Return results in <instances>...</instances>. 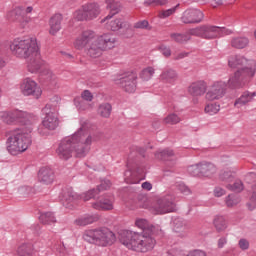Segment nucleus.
Returning <instances> with one entry per match:
<instances>
[{
	"mask_svg": "<svg viewBox=\"0 0 256 256\" xmlns=\"http://www.w3.org/2000/svg\"><path fill=\"white\" fill-rule=\"evenodd\" d=\"M83 7L89 21L97 19V17H99V14L101 13V9L97 5V3L85 4Z\"/></svg>",
	"mask_w": 256,
	"mask_h": 256,
	"instance_id": "obj_28",
	"label": "nucleus"
},
{
	"mask_svg": "<svg viewBox=\"0 0 256 256\" xmlns=\"http://www.w3.org/2000/svg\"><path fill=\"white\" fill-rule=\"evenodd\" d=\"M173 223H174V231L176 233H179L181 231H185V229H188L187 221L183 218H175Z\"/></svg>",
	"mask_w": 256,
	"mask_h": 256,
	"instance_id": "obj_40",
	"label": "nucleus"
},
{
	"mask_svg": "<svg viewBox=\"0 0 256 256\" xmlns=\"http://www.w3.org/2000/svg\"><path fill=\"white\" fill-rule=\"evenodd\" d=\"M152 235H155V233L141 234L131 230H124L120 233L119 241L127 249H132V251H137L138 253H147L152 251L157 243Z\"/></svg>",
	"mask_w": 256,
	"mask_h": 256,
	"instance_id": "obj_3",
	"label": "nucleus"
},
{
	"mask_svg": "<svg viewBox=\"0 0 256 256\" xmlns=\"http://www.w3.org/2000/svg\"><path fill=\"white\" fill-rule=\"evenodd\" d=\"M22 93L27 97L32 96L34 99H39L41 97V88L37 86V82L31 80V78H26L22 84Z\"/></svg>",
	"mask_w": 256,
	"mask_h": 256,
	"instance_id": "obj_16",
	"label": "nucleus"
},
{
	"mask_svg": "<svg viewBox=\"0 0 256 256\" xmlns=\"http://www.w3.org/2000/svg\"><path fill=\"white\" fill-rule=\"evenodd\" d=\"M97 202L92 204L93 209L98 211H111L113 210V203H115V197L111 194H105L99 197L97 195Z\"/></svg>",
	"mask_w": 256,
	"mask_h": 256,
	"instance_id": "obj_15",
	"label": "nucleus"
},
{
	"mask_svg": "<svg viewBox=\"0 0 256 256\" xmlns=\"http://www.w3.org/2000/svg\"><path fill=\"white\" fill-rule=\"evenodd\" d=\"M160 53L164 55V57H171V48L169 46H166L165 44H162L158 47Z\"/></svg>",
	"mask_w": 256,
	"mask_h": 256,
	"instance_id": "obj_52",
	"label": "nucleus"
},
{
	"mask_svg": "<svg viewBox=\"0 0 256 256\" xmlns=\"http://www.w3.org/2000/svg\"><path fill=\"white\" fill-rule=\"evenodd\" d=\"M93 141H97V137L93 134H89L85 128L81 127L72 136H68L61 140L56 149V154L62 161L71 159L74 152L76 157L81 159L91 151Z\"/></svg>",
	"mask_w": 256,
	"mask_h": 256,
	"instance_id": "obj_1",
	"label": "nucleus"
},
{
	"mask_svg": "<svg viewBox=\"0 0 256 256\" xmlns=\"http://www.w3.org/2000/svg\"><path fill=\"white\" fill-rule=\"evenodd\" d=\"M62 21H63V15H61V14H54L50 18V20H49L50 35H57V33H59V31H61Z\"/></svg>",
	"mask_w": 256,
	"mask_h": 256,
	"instance_id": "obj_26",
	"label": "nucleus"
},
{
	"mask_svg": "<svg viewBox=\"0 0 256 256\" xmlns=\"http://www.w3.org/2000/svg\"><path fill=\"white\" fill-rule=\"evenodd\" d=\"M178 191H180V193H183V195H191V189H189L187 187V185L180 183L178 184Z\"/></svg>",
	"mask_w": 256,
	"mask_h": 256,
	"instance_id": "obj_56",
	"label": "nucleus"
},
{
	"mask_svg": "<svg viewBox=\"0 0 256 256\" xmlns=\"http://www.w3.org/2000/svg\"><path fill=\"white\" fill-rule=\"evenodd\" d=\"M160 80L163 81V83L173 84L177 81V72L171 68L164 69L160 74Z\"/></svg>",
	"mask_w": 256,
	"mask_h": 256,
	"instance_id": "obj_31",
	"label": "nucleus"
},
{
	"mask_svg": "<svg viewBox=\"0 0 256 256\" xmlns=\"http://www.w3.org/2000/svg\"><path fill=\"white\" fill-rule=\"evenodd\" d=\"M153 75H155V69L153 67H147L140 72V79L142 81H149Z\"/></svg>",
	"mask_w": 256,
	"mask_h": 256,
	"instance_id": "obj_42",
	"label": "nucleus"
},
{
	"mask_svg": "<svg viewBox=\"0 0 256 256\" xmlns=\"http://www.w3.org/2000/svg\"><path fill=\"white\" fill-rule=\"evenodd\" d=\"M83 239L87 243H92V245H97L98 247H108V245H113L115 243L116 237L115 233L109 228L102 227L86 230L83 233Z\"/></svg>",
	"mask_w": 256,
	"mask_h": 256,
	"instance_id": "obj_6",
	"label": "nucleus"
},
{
	"mask_svg": "<svg viewBox=\"0 0 256 256\" xmlns=\"http://www.w3.org/2000/svg\"><path fill=\"white\" fill-rule=\"evenodd\" d=\"M118 85H120L126 93H135L137 89V72H126L119 80Z\"/></svg>",
	"mask_w": 256,
	"mask_h": 256,
	"instance_id": "obj_13",
	"label": "nucleus"
},
{
	"mask_svg": "<svg viewBox=\"0 0 256 256\" xmlns=\"http://www.w3.org/2000/svg\"><path fill=\"white\" fill-rule=\"evenodd\" d=\"M17 254L19 256H31L33 255V245L32 244H22L17 249Z\"/></svg>",
	"mask_w": 256,
	"mask_h": 256,
	"instance_id": "obj_38",
	"label": "nucleus"
},
{
	"mask_svg": "<svg viewBox=\"0 0 256 256\" xmlns=\"http://www.w3.org/2000/svg\"><path fill=\"white\" fill-rule=\"evenodd\" d=\"M239 203H241V197H239V195L230 194L226 197L227 207H235V205H239Z\"/></svg>",
	"mask_w": 256,
	"mask_h": 256,
	"instance_id": "obj_43",
	"label": "nucleus"
},
{
	"mask_svg": "<svg viewBox=\"0 0 256 256\" xmlns=\"http://www.w3.org/2000/svg\"><path fill=\"white\" fill-rule=\"evenodd\" d=\"M6 148L10 155H19L29 149L33 140L31 134L21 130H13L6 133Z\"/></svg>",
	"mask_w": 256,
	"mask_h": 256,
	"instance_id": "obj_5",
	"label": "nucleus"
},
{
	"mask_svg": "<svg viewBox=\"0 0 256 256\" xmlns=\"http://www.w3.org/2000/svg\"><path fill=\"white\" fill-rule=\"evenodd\" d=\"M181 21L185 25L201 23L203 21V12L199 9H187L183 12Z\"/></svg>",
	"mask_w": 256,
	"mask_h": 256,
	"instance_id": "obj_17",
	"label": "nucleus"
},
{
	"mask_svg": "<svg viewBox=\"0 0 256 256\" xmlns=\"http://www.w3.org/2000/svg\"><path fill=\"white\" fill-rule=\"evenodd\" d=\"M0 117L4 123L11 125L18 123L19 125H33L37 121V117L21 110L2 111Z\"/></svg>",
	"mask_w": 256,
	"mask_h": 256,
	"instance_id": "obj_10",
	"label": "nucleus"
},
{
	"mask_svg": "<svg viewBox=\"0 0 256 256\" xmlns=\"http://www.w3.org/2000/svg\"><path fill=\"white\" fill-rule=\"evenodd\" d=\"M173 211H175V196L171 194L158 198L151 207V212L154 215H165V213H173Z\"/></svg>",
	"mask_w": 256,
	"mask_h": 256,
	"instance_id": "obj_12",
	"label": "nucleus"
},
{
	"mask_svg": "<svg viewBox=\"0 0 256 256\" xmlns=\"http://www.w3.org/2000/svg\"><path fill=\"white\" fill-rule=\"evenodd\" d=\"M33 11V8L31 6H28L26 9H25V15H27V13H31Z\"/></svg>",
	"mask_w": 256,
	"mask_h": 256,
	"instance_id": "obj_64",
	"label": "nucleus"
},
{
	"mask_svg": "<svg viewBox=\"0 0 256 256\" xmlns=\"http://www.w3.org/2000/svg\"><path fill=\"white\" fill-rule=\"evenodd\" d=\"M111 188V180L104 179L101 180L100 185L97 188H93L82 195L83 201H90V199H96L97 195L101 193V191H107V189Z\"/></svg>",
	"mask_w": 256,
	"mask_h": 256,
	"instance_id": "obj_19",
	"label": "nucleus"
},
{
	"mask_svg": "<svg viewBox=\"0 0 256 256\" xmlns=\"http://www.w3.org/2000/svg\"><path fill=\"white\" fill-rule=\"evenodd\" d=\"M74 19H76V21H89L87 12H85V9L83 6H82V9H79L74 12Z\"/></svg>",
	"mask_w": 256,
	"mask_h": 256,
	"instance_id": "obj_47",
	"label": "nucleus"
},
{
	"mask_svg": "<svg viewBox=\"0 0 256 256\" xmlns=\"http://www.w3.org/2000/svg\"><path fill=\"white\" fill-rule=\"evenodd\" d=\"M221 106L217 103H209L206 105L204 111L208 113V115H215L219 113Z\"/></svg>",
	"mask_w": 256,
	"mask_h": 256,
	"instance_id": "obj_44",
	"label": "nucleus"
},
{
	"mask_svg": "<svg viewBox=\"0 0 256 256\" xmlns=\"http://www.w3.org/2000/svg\"><path fill=\"white\" fill-rule=\"evenodd\" d=\"M214 226L218 232L225 231L227 229V220L223 216H216L214 218Z\"/></svg>",
	"mask_w": 256,
	"mask_h": 256,
	"instance_id": "obj_39",
	"label": "nucleus"
},
{
	"mask_svg": "<svg viewBox=\"0 0 256 256\" xmlns=\"http://www.w3.org/2000/svg\"><path fill=\"white\" fill-rule=\"evenodd\" d=\"M10 50L12 55H15V57H19L20 59H28L27 67L30 73H37V71H39V69H41L43 66V60L41 59L37 39L15 38L10 44Z\"/></svg>",
	"mask_w": 256,
	"mask_h": 256,
	"instance_id": "obj_2",
	"label": "nucleus"
},
{
	"mask_svg": "<svg viewBox=\"0 0 256 256\" xmlns=\"http://www.w3.org/2000/svg\"><path fill=\"white\" fill-rule=\"evenodd\" d=\"M108 29L111 31H119V29H125L128 33L133 35V29L131 28V24L128 22H123L122 19L111 20L108 24Z\"/></svg>",
	"mask_w": 256,
	"mask_h": 256,
	"instance_id": "obj_25",
	"label": "nucleus"
},
{
	"mask_svg": "<svg viewBox=\"0 0 256 256\" xmlns=\"http://www.w3.org/2000/svg\"><path fill=\"white\" fill-rule=\"evenodd\" d=\"M156 159L160 161H174L175 160V152L173 150L166 148L160 152L155 153Z\"/></svg>",
	"mask_w": 256,
	"mask_h": 256,
	"instance_id": "obj_35",
	"label": "nucleus"
},
{
	"mask_svg": "<svg viewBox=\"0 0 256 256\" xmlns=\"http://www.w3.org/2000/svg\"><path fill=\"white\" fill-rule=\"evenodd\" d=\"M139 157H145V149L142 147L133 146L130 149V154L128 155V170L124 173L126 179H129L133 173H137L138 175H143L145 173V167L140 166L139 163H137V158Z\"/></svg>",
	"mask_w": 256,
	"mask_h": 256,
	"instance_id": "obj_11",
	"label": "nucleus"
},
{
	"mask_svg": "<svg viewBox=\"0 0 256 256\" xmlns=\"http://www.w3.org/2000/svg\"><path fill=\"white\" fill-rule=\"evenodd\" d=\"M168 256H187V254H185V251L183 250L173 248L172 250L168 251Z\"/></svg>",
	"mask_w": 256,
	"mask_h": 256,
	"instance_id": "obj_55",
	"label": "nucleus"
},
{
	"mask_svg": "<svg viewBox=\"0 0 256 256\" xmlns=\"http://www.w3.org/2000/svg\"><path fill=\"white\" fill-rule=\"evenodd\" d=\"M246 63L247 58L243 56H234L229 59V67L232 69H238L228 80L230 89H241V87H245L247 80L251 79V77L255 75V69L245 66Z\"/></svg>",
	"mask_w": 256,
	"mask_h": 256,
	"instance_id": "obj_4",
	"label": "nucleus"
},
{
	"mask_svg": "<svg viewBox=\"0 0 256 256\" xmlns=\"http://www.w3.org/2000/svg\"><path fill=\"white\" fill-rule=\"evenodd\" d=\"M217 173V167L211 162H201L200 163V176L201 177H212Z\"/></svg>",
	"mask_w": 256,
	"mask_h": 256,
	"instance_id": "obj_29",
	"label": "nucleus"
},
{
	"mask_svg": "<svg viewBox=\"0 0 256 256\" xmlns=\"http://www.w3.org/2000/svg\"><path fill=\"white\" fill-rule=\"evenodd\" d=\"M95 40V33L92 30L83 31L75 40L74 47L78 50L85 49Z\"/></svg>",
	"mask_w": 256,
	"mask_h": 256,
	"instance_id": "obj_18",
	"label": "nucleus"
},
{
	"mask_svg": "<svg viewBox=\"0 0 256 256\" xmlns=\"http://www.w3.org/2000/svg\"><path fill=\"white\" fill-rule=\"evenodd\" d=\"M188 93L192 95V97H202L204 93H207V83L203 80L193 82L188 87Z\"/></svg>",
	"mask_w": 256,
	"mask_h": 256,
	"instance_id": "obj_21",
	"label": "nucleus"
},
{
	"mask_svg": "<svg viewBox=\"0 0 256 256\" xmlns=\"http://www.w3.org/2000/svg\"><path fill=\"white\" fill-rule=\"evenodd\" d=\"M177 7H179V4H177L175 7L170 8L168 10H164L159 13V18L160 19H167V17H171L175 11H177Z\"/></svg>",
	"mask_w": 256,
	"mask_h": 256,
	"instance_id": "obj_50",
	"label": "nucleus"
},
{
	"mask_svg": "<svg viewBox=\"0 0 256 256\" xmlns=\"http://www.w3.org/2000/svg\"><path fill=\"white\" fill-rule=\"evenodd\" d=\"M113 107L109 103L101 104L98 108V113L101 117H105L106 119L111 116V111Z\"/></svg>",
	"mask_w": 256,
	"mask_h": 256,
	"instance_id": "obj_41",
	"label": "nucleus"
},
{
	"mask_svg": "<svg viewBox=\"0 0 256 256\" xmlns=\"http://www.w3.org/2000/svg\"><path fill=\"white\" fill-rule=\"evenodd\" d=\"M235 176H233V172L231 171H224L220 173L219 179L220 181H225L226 183H231Z\"/></svg>",
	"mask_w": 256,
	"mask_h": 256,
	"instance_id": "obj_49",
	"label": "nucleus"
},
{
	"mask_svg": "<svg viewBox=\"0 0 256 256\" xmlns=\"http://www.w3.org/2000/svg\"><path fill=\"white\" fill-rule=\"evenodd\" d=\"M81 97L84 99V101H93V94H91L89 90H84Z\"/></svg>",
	"mask_w": 256,
	"mask_h": 256,
	"instance_id": "obj_57",
	"label": "nucleus"
},
{
	"mask_svg": "<svg viewBox=\"0 0 256 256\" xmlns=\"http://www.w3.org/2000/svg\"><path fill=\"white\" fill-rule=\"evenodd\" d=\"M25 16V7L23 6H17L8 13V19H10V21H19V23L25 21Z\"/></svg>",
	"mask_w": 256,
	"mask_h": 256,
	"instance_id": "obj_30",
	"label": "nucleus"
},
{
	"mask_svg": "<svg viewBox=\"0 0 256 256\" xmlns=\"http://www.w3.org/2000/svg\"><path fill=\"white\" fill-rule=\"evenodd\" d=\"M187 57V53H180L177 55L176 59H185Z\"/></svg>",
	"mask_w": 256,
	"mask_h": 256,
	"instance_id": "obj_62",
	"label": "nucleus"
},
{
	"mask_svg": "<svg viewBox=\"0 0 256 256\" xmlns=\"http://www.w3.org/2000/svg\"><path fill=\"white\" fill-rule=\"evenodd\" d=\"M77 199V194L73 192V188H66L62 192V205L66 207V209H71L73 207V202Z\"/></svg>",
	"mask_w": 256,
	"mask_h": 256,
	"instance_id": "obj_23",
	"label": "nucleus"
},
{
	"mask_svg": "<svg viewBox=\"0 0 256 256\" xmlns=\"http://www.w3.org/2000/svg\"><path fill=\"white\" fill-rule=\"evenodd\" d=\"M189 175H192V177H201V164H194L188 167L187 169Z\"/></svg>",
	"mask_w": 256,
	"mask_h": 256,
	"instance_id": "obj_46",
	"label": "nucleus"
},
{
	"mask_svg": "<svg viewBox=\"0 0 256 256\" xmlns=\"http://www.w3.org/2000/svg\"><path fill=\"white\" fill-rule=\"evenodd\" d=\"M170 38L172 39V41H175V43L183 44L191 40V34L172 33L170 34Z\"/></svg>",
	"mask_w": 256,
	"mask_h": 256,
	"instance_id": "obj_36",
	"label": "nucleus"
},
{
	"mask_svg": "<svg viewBox=\"0 0 256 256\" xmlns=\"http://www.w3.org/2000/svg\"><path fill=\"white\" fill-rule=\"evenodd\" d=\"M238 247H240L242 251H247V249H249V240L241 238L238 242Z\"/></svg>",
	"mask_w": 256,
	"mask_h": 256,
	"instance_id": "obj_53",
	"label": "nucleus"
},
{
	"mask_svg": "<svg viewBox=\"0 0 256 256\" xmlns=\"http://www.w3.org/2000/svg\"><path fill=\"white\" fill-rule=\"evenodd\" d=\"M214 195L215 197H223V195H225V189L221 187H216L214 189Z\"/></svg>",
	"mask_w": 256,
	"mask_h": 256,
	"instance_id": "obj_59",
	"label": "nucleus"
},
{
	"mask_svg": "<svg viewBox=\"0 0 256 256\" xmlns=\"http://www.w3.org/2000/svg\"><path fill=\"white\" fill-rule=\"evenodd\" d=\"M230 45L233 49H245V47H249V38L245 36L233 37L230 41Z\"/></svg>",
	"mask_w": 256,
	"mask_h": 256,
	"instance_id": "obj_32",
	"label": "nucleus"
},
{
	"mask_svg": "<svg viewBox=\"0 0 256 256\" xmlns=\"http://www.w3.org/2000/svg\"><path fill=\"white\" fill-rule=\"evenodd\" d=\"M213 2H215V5H223V3H225V1L227 0H211Z\"/></svg>",
	"mask_w": 256,
	"mask_h": 256,
	"instance_id": "obj_63",
	"label": "nucleus"
},
{
	"mask_svg": "<svg viewBox=\"0 0 256 256\" xmlns=\"http://www.w3.org/2000/svg\"><path fill=\"white\" fill-rule=\"evenodd\" d=\"M142 189H145L146 191H151L153 189V184H151L150 182H143Z\"/></svg>",
	"mask_w": 256,
	"mask_h": 256,
	"instance_id": "obj_61",
	"label": "nucleus"
},
{
	"mask_svg": "<svg viewBox=\"0 0 256 256\" xmlns=\"http://www.w3.org/2000/svg\"><path fill=\"white\" fill-rule=\"evenodd\" d=\"M57 111H59V97L54 96L52 100L45 105L42 113L46 115L42 121V127L48 131H55L59 127V118H57Z\"/></svg>",
	"mask_w": 256,
	"mask_h": 256,
	"instance_id": "obj_9",
	"label": "nucleus"
},
{
	"mask_svg": "<svg viewBox=\"0 0 256 256\" xmlns=\"http://www.w3.org/2000/svg\"><path fill=\"white\" fill-rule=\"evenodd\" d=\"M107 5V9L110 10L109 15L105 17V19L101 20V23H105L107 19H112L114 15H117L121 11V2L117 0H105Z\"/></svg>",
	"mask_w": 256,
	"mask_h": 256,
	"instance_id": "obj_24",
	"label": "nucleus"
},
{
	"mask_svg": "<svg viewBox=\"0 0 256 256\" xmlns=\"http://www.w3.org/2000/svg\"><path fill=\"white\" fill-rule=\"evenodd\" d=\"M98 220H99V217L86 214L84 216L77 218L74 221V223L79 227H85L87 225H91L92 223H95V221H98Z\"/></svg>",
	"mask_w": 256,
	"mask_h": 256,
	"instance_id": "obj_34",
	"label": "nucleus"
},
{
	"mask_svg": "<svg viewBox=\"0 0 256 256\" xmlns=\"http://www.w3.org/2000/svg\"><path fill=\"white\" fill-rule=\"evenodd\" d=\"M145 5H153L154 7L157 6H163V5H167V3H169V1L167 0H146Z\"/></svg>",
	"mask_w": 256,
	"mask_h": 256,
	"instance_id": "obj_51",
	"label": "nucleus"
},
{
	"mask_svg": "<svg viewBox=\"0 0 256 256\" xmlns=\"http://www.w3.org/2000/svg\"><path fill=\"white\" fill-rule=\"evenodd\" d=\"M55 179V173L51 168L42 167L38 172V181L44 185H51Z\"/></svg>",
	"mask_w": 256,
	"mask_h": 256,
	"instance_id": "obj_22",
	"label": "nucleus"
},
{
	"mask_svg": "<svg viewBox=\"0 0 256 256\" xmlns=\"http://www.w3.org/2000/svg\"><path fill=\"white\" fill-rule=\"evenodd\" d=\"M115 43H117V39H115L113 35L103 34L89 45L87 55L93 59H97V57H101V55H103V51L113 49L115 47Z\"/></svg>",
	"mask_w": 256,
	"mask_h": 256,
	"instance_id": "obj_7",
	"label": "nucleus"
},
{
	"mask_svg": "<svg viewBox=\"0 0 256 256\" xmlns=\"http://www.w3.org/2000/svg\"><path fill=\"white\" fill-rule=\"evenodd\" d=\"M135 225L139 229H142V234L155 233L157 229L153 224H150L149 221H147L146 219L136 220Z\"/></svg>",
	"mask_w": 256,
	"mask_h": 256,
	"instance_id": "obj_33",
	"label": "nucleus"
},
{
	"mask_svg": "<svg viewBox=\"0 0 256 256\" xmlns=\"http://www.w3.org/2000/svg\"><path fill=\"white\" fill-rule=\"evenodd\" d=\"M227 188L230 189V191H234V193H241V191L244 189V186L241 180H236L233 185L229 184Z\"/></svg>",
	"mask_w": 256,
	"mask_h": 256,
	"instance_id": "obj_48",
	"label": "nucleus"
},
{
	"mask_svg": "<svg viewBox=\"0 0 256 256\" xmlns=\"http://www.w3.org/2000/svg\"><path fill=\"white\" fill-rule=\"evenodd\" d=\"M255 97L256 92L245 91L239 98L236 99V101L234 102V107H237V109H241V107L247 105V103H251V101H253Z\"/></svg>",
	"mask_w": 256,
	"mask_h": 256,
	"instance_id": "obj_27",
	"label": "nucleus"
},
{
	"mask_svg": "<svg viewBox=\"0 0 256 256\" xmlns=\"http://www.w3.org/2000/svg\"><path fill=\"white\" fill-rule=\"evenodd\" d=\"M225 245H227V238L222 237L218 240V248L219 249H223V247H225Z\"/></svg>",
	"mask_w": 256,
	"mask_h": 256,
	"instance_id": "obj_60",
	"label": "nucleus"
},
{
	"mask_svg": "<svg viewBox=\"0 0 256 256\" xmlns=\"http://www.w3.org/2000/svg\"><path fill=\"white\" fill-rule=\"evenodd\" d=\"M149 27V21L141 20L134 24V29H147Z\"/></svg>",
	"mask_w": 256,
	"mask_h": 256,
	"instance_id": "obj_54",
	"label": "nucleus"
},
{
	"mask_svg": "<svg viewBox=\"0 0 256 256\" xmlns=\"http://www.w3.org/2000/svg\"><path fill=\"white\" fill-rule=\"evenodd\" d=\"M190 35L201 37L202 39H217L225 35H233V30L225 27L203 25L190 30Z\"/></svg>",
	"mask_w": 256,
	"mask_h": 256,
	"instance_id": "obj_8",
	"label": "nucleus"
},
{
	"mask_svg": "<svg viewBox=\"0 0 256 256\" xmlns=\"http://www.w3.org/2000/svg\"><path fill=\"white\" fill-rule=\"evenodd\" d=\"M39 221H41L43 225H51L53 223H57V219L52 212L42 213L39 217Z\"/></svg>",
	"mask_w": 256,
	"mask_h": 256,
	"instance_id": "obj_37",
	"label": "nucleus"
},
{
	"mask_svg": "<svg viewBox=\"0 0 256 256\" xmlns=\"http://www.w3.org/2000/svg\"><path fill=\"white\" fill-rule=\"evenodd\" d=\"M187 256H207V253L202 250H193L187 254Z\"/></svg>",
	"mask_w": 256,
	"mask_h": 256,
	"instance_id": "obj_58",
	"label": "nucleus"
},
{
	"mask_svg": "<svg viewBox=\"0 0 256 256\" xmlns=\"http://www.w3.org/2000/svg\"><path fill=\"white\" fill-rule=\"evenodd\" d=\"M164 123L167 125H177V123H181V118L177 114L171 113L164 118Z\"/></svg>",
	"mask_w": 256,
	"mask_h": 256,
	"instance_id": "obj_45",
	"label": "nucleus"
},
{
	"mask_svg": "<svg viewBox=\"0 0 256 256\" xmlns=\"http://www.w3.org/2000/svg\"><path fill=\"white\" fill-rule=\"evenodd\" d=\"M245 181L247 183H255L256 182V173L249 172L246 177ZM249 211H254L256 208V183L252 185V195L250 196V201L246 204Z\"/></svg>",
	"mask_w": 256,
	"mask_h": 256,
	"instance_id": "obj_20",
	"label": "nucleus"
},
{
	"mask_svg": "<svg viewBox=\"0 0 256 256\" xmlns=\"http://www.w3.org/2000/svg\"><path fill=\"white\" fill-rule=\"evenodd\" d=\"M227 87L231 88L229 84H226L223 81L215 82L211 86L210 90L206 93L207 101H215L217 99H221L225 97Z\"/></svg>",
	"mask_w": 256,
	"mask_h": 256,
	"instance_id": "obj_14",
	"label": "nucleus"
}]
</instances>
